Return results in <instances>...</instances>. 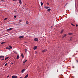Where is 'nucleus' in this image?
<instances>
[{
  "mask_svg": "<svg viewBox=\"0 0 78 78\" xmlns=\"http://www.w3.org/2000/svg\"><path fill=\"white\" fill-rule=\"evenodd\" d=\"M12 29H13L12 28H10L9 29H7V31H11V30H12Z\"/></svg>",
  "mask_w": 78,
  "mask_h": 78,
  "instance_id": "nucleus-1",
  "label": "nucleus"
},
{
  "mask_svg": "<svg viewBox=\"0 0 78 78\" xmlns=\"http://www.w3.org/2000/svg\"><path fill=\"white\" fill-rule=\"evenodd\" d=\"M34 40L35 41L38 42L39 41V40H38V39L37 38H35L34 39Z\"/></svg>",
  "mask_w": 78,
  "mask_h": 78,
  "instance_id": "nucleus-2",
  "label": "nucleus"
},
{
  "mask_svg": "<svg viewBox=\"0 0 78 78\" xmlns=\"http://www.w3.org/2000/svg\"><path fill=\"white\" fill-rule=\"evenodd\" d=\"M12 78H17V76H12Z\"/></svg>",
  "mask_w": 78,
  "mask_h": 78,
  "instance_id": "nucleus-3",
  "label": "nucleus"
},
{
  "mask_svg": "<svg viewBox=\"0 0 78 78\" xmlns=\"http://www.w3.org/2000/svg\"><path fill=\"white\" fill-rule=\"evenodd\" d=\"M19 3L20 4V5H22V1H21V0H19Z\"/></svg>",
  "mask_w": 78,
  "mask_h": 78,
  "instance_id": "nucleus-4",
  "label": "nucleus"
},
{
  "mask_svg": "<svg viewBox=\"0 0 78 78\" xmlns=\"http://www.w3.org/2000/svg\"><path fill=\"white\" fill-rule=\"evenodd\" d=\"M24 37L23 36H21L19 37V39H22V38H23Z\"/></svg>",
  "mask_w": 78,
  "mask_h": 78,
  "instance_id": "nucleus-5",
  "label": "nucleus"
},
{
  "mask_svg": "<svg viewBox=\"0 0 78 78\" xmlns=\"http://www.w3.org/2000/svg\"><path fill=\"white\" fill-rule=\"evenodd\" d=\"M21 56L22 57V58H23V57H24L23 54L22 53L21 54Z\"/></svg>",
  "mask_w": 78,
  "mask_h": 78,
  "instance_id": "nucleus-6",
  "label": "nucleus"
},
{
  "mask_svg": "<svg viewBox=\"0 0 78 78\" xmlns=\"http://www.w3.org/2000/svg\"><path fill=\"white\" fill-rule=\"evenodd\" d=\"M25 69H22L21 71V72L22 73H23V72H24V71H25Z\"/></svg>",
  "mask_w": 78,
  "mask_h": 78,
  "instance_id": "nucleus-7",
  "label": "nucleus"
},
{
  "mask_svg": "<svg viewBox=\"0 0 78 78\" xmlns=\"http://www.w3.org/2000/svg\"><path fill=\"white\" fill-rule=\"evenodd\" d=\"M47 51V50L44 49V50H42V52H43V53H44V52H45V51Z\"/></svg>",
  "mask_w": 78,
  "mask_h": 78,
  "instance_id": "nucleus-8",
  "label": "nucleus"
},
{
  "mask_svg": "<svg viewBox=\"0 0 78 78\" xmlns=\"http://www.w3.org/2000/svg\"><path fill=\"white\" fill-rule=\"evenodd\" d=\"M9 49H12V46L11 45L9 46Z\"/></svg>",
  "mask_w": 78,
  "mask_h": 78,
  "instance_id": "nucleus-9",
  "label": "nucleus"
},
{
  "mask_svg": "<svg viewBox=\"0 0 78 78\" xmlns=\"http://www.w3.org/2000/svg\"><path fill=\"white\" fill-rule=\"evenodd\" d=\"M28 76V74H27L26 76L24 78H27Z\"/></svg>",
  "mask_w": 78,
  "mask_h": 78,
  "instance_id": "nucleus-10",
  "label": "nucleus"
},
{
  "mask_svg": "<svg viewBox=\"0 0 78 78\" xmlns=\"http://www.w3.org/2000/svg\"><path fill=\"white\" fill-rule=\"evenodd\" d=\"M45 8H46V9H48V8H50V7H47L46 6H44Z\"/></svg>",
  "mask_w": 78,
  "mask_h": 78,
  "instance_id": "nucleus-11",
  "label": "nucleus"
},
{
  "mask_svg": "<svg viewBox=\"0 0 78 78\" xmlns=\"http://www.w3.org/2000/svg\"><path fill=\"white\" fill-rule=\"evenodd\" d=\"M6 43V42H2V43H1V44H5Z\"/></svg>",
  "mask_w": 78,
  "mask_h": 78,
  "instance_id": "nucleus-12",
  "label": "nucleus"
},
{
  "mask_svg": "<svg viewBox=\"0 0 78 78\" xmlns=\"http://www.w3.org/2000/svg\"><path fill=\"white\" fill-rule=\"evenodd\" d=\"M13 51L14 53L17 54V52L16 51Z\"/></svg>",
  "mask_w": 78,
  "mask_h": 78,
  "instance_id": "nucleus-13",
  "label": "nucleus"
},
{
  "mask_svg": "<svg viewBox=\"0 0 78 78\" xmlns=\"http://www.w3.org/2000/svg\"><path fill=\"white\" fill-rule=\"evenodd\" d=\"M5 58V56L3 55H1L0 56V58Z\"/></svg>",
  "mask_w": 78,
  "mask_h": 78,
  "instance_id": "nucleus-14",
  "label": "nucleus"
},
{
  "mask_svg": "<svg viewBox=\"0 0 78 78\" xmlns=\"http://www.w3.org/2000/svg\"><path fill=\"white\" fill-rule=\"evenodd\" d=\"M51 10V9H49L47 10V11H48V12H50V11Z\"/></svg>",
  "mask_w": 78,
  "mask_h": 78,
  "instance_id": "nucleus-15",
  "label": "nucleus"
},
{
  "mask_svg": "<svg viewBox=\"0 0 78 78\" xmlns=\"http://www.w3.org/2000/svg\"><path fill=\"white\" fill-rule=\"evenodd\" d=\"M19 55H18L17 56L16 59H19Z\"/></svg>",
  "mask_w": 78,
  "mask_h": 78,
  "instance_id": "nucleus-16",
  "label": "nucleus"
},
{
  "mask_svg": "<svg viewBox=\"0 0 78 78\" xmlns=\"http://www.w3.org/2000/svg\"><path fill=\"white\" fill-rule=\"evenodd\" d=\"M37 48V46H35L34 47V49H36Z\"/></svg>",
  "mask_w": 78,
  "mask_h": 78,
  "instance_id": "nucleus-17",
  "label": "nucleus"
},
{
  "mask_svg": "<svg viewBox=\"0 0 78 78\" xmlns=\"http://www.w3.org/2000/svg\"><path fill=\"white\" fill-rule=\"evenodd\" d=\"M8 58H9V57H7L5 58V60H6V59H8Z\"/></svg>",
  "mask_w": 78,
  "mask_h": 78,
  "instance_id": "nucleus-18",
  "label": "nucleus"
},
{
  "mask_svg": "<svg viewBox=\"0 0 78 78\" xmlns=\"http://www.w3.org/2000/svg\"><path fill=\"white\" fill-rule=\"evenodd\" d=\"M6 49H9V47H7L6 48Z\"/></svg>",
  "mask_w": 78,
  "mask_h": 78,
  "instance_id": "nucleus-19",
  "label": "nucleus"
},
{
  "mask_svg": "<svg viewBox=\"0 0 78 78\" xmlns=\"http://www.w3.org/2000/svg\"><path fill=\"white\" fill-rule=\"evenodd\" d=\"M27 60H25V61H24L23 63H25V62H27Z\"/></svg>",
  "mask_w": 78,
  "mask_h": 78,
  "instance_id": "nucleus-20",
  "label": "nucleus"
},
{
  "mask_svg": "<svg viewBox=\"0 0 78 78\" xmlns=\"http://www.w3.org/2000/svg\"><path fill=\"white\" fill-rule=\"evenodd\" d=\"M41 6H42L43 5V3L42 2H41Z\"/></svg>",
  "mask_w": 78,
  "mask_h": 78,
  "instance_id": "nucleus-21",
  "label": "nucleus"
},
{
  "mask_svg": "<svg viewBox=\"0 0 78 78\" xmlns=\"http://www.w3.org/2000/svg\"><path fill=\"white\" fill-rule=\"evenodd\" d=\"M66 36H67V35L66 34H65L63 36L64 37H66Z\"/></svg>",
  "mask_w": 78,
  "mask_h": 78,
  "instance_id": "nucleus-22",
  "label": "nucleus"
},
{
  "mask_svg": "<svg viewBox=\"0 0 78 78\" xmlns=\"http://www.w3.org/2000/svg\"><path fill=\"white\" fill-rule=\"evenodd\" d=\"M71 25H73V27H74L75 26V25H74L73 24L71 23Z\"/></svg>",
  "mask_w": 78,
  "mask_h": 78,
  "instance_id": "nucleus-23",
  "label": "nucleus"
},
{
  "mask_svg": "<svg viewBox=\"0 0 78 78\" xmlns=\"http://www.w3.org/2000/svg\"><path fill=\"white\" fill-rule=\"evenodd\" d=\"M64 31V30H62V31H61V33H63V32Z\"/></svg>",
  "mask_w": 78,
  "mask_h": 78,
  "instance_id": "nucleus-24",
  "label": "nucleus"
},
{
  "mask_svg": "<svg viewBox=\"0 0 78 78\" xmlns=\"http://www.w3.org/2000/svg\"><path fill=\"white\" fill-rule=\"evenodd\" d=\"M69 35H71L72 34L71 33H69Z\"/></svg>",
  "mask_w": 78,
  "mask_h": 78,
  "instance_id": "nucleus-25",
  "label": "nucleus"
},
{
  "mask_svg": "<svg viewBox=\"0 0 78 78\" xmlns=\"http://www.w3.org/2000/svg\"><path fill=\"white\" fill-rule=\"evenodd\" d=\"M26 23H27V24H28V21H27L26 22Z\"/></svg>",
  "mask_w": 78,
  "mask_h": 78,
  "instance_id": "nucleus-26",
  "label": "nucleus"
},
{
  "mask_svg": "<svg viewBox=\"0 0 78 78\" xmlns=\"http://www.w3.org/2000/svg\"><path fill=\"white\" fill-rule=\"evenodd\" d=\"M14 17L15 18H16V16H14Z\"/></svg>",
  "mask_w": 78,
  "mask_h": 78,
  "instance_id": "nucleus-27",
  "label": "nucleus"
},
{
  "mask_svg": "<svg viewBox=\"0 0 78 78\" xmlns=\"http://www.w3.org/2000/svg\"><path fill=\"white\" fill-rule=\"evenodd\" d=\"M7 19V18H5L4 19V20H6Z\"/></svg>",
  "mask_w": 78,
  "mask_h": 78,
  "instance_id": "nucleus-28",
  "label": "nucleus"
},
{
  "mask_svg": "<svg viewBox=\"0 0 78 78\" xmlns=\"http://www.w3.org/2000/svg\"><path fill=\"white\" fill-rule=\"evenodd\" d=\"M27 49H25V53H27Z\"/></svg>",
  "mask_w": 78,
  "mask_h": 78,
  "instance_id": "nucleus-29",
  "label": "nucleus"
},
{
  "mask_svg": "<svg viewBox=\"0 0 78 78\" xmlns=\"http://www.w3.org/2000/svg\"><path fill=\"white\" fill-rule=\"evenodd\" d=\"M7 66V63H6V64H5V66Z\"/></svg>",
  "mask_w": 78,
  "mask_h": 78,
  "instance_id": "nucleus-30",
  "label": "nucleus"
},
{
  "mask_svg": "<svg viewBox=\"0 0 78 78\" xmlns=\"http://www.w3.org/2000/svg\"><path fill=\"white\" fill-rule=\"evenodd\" d=\"M47 5H49V3L48 2L47 3Z\"/></svg>",
  "mask_w": 78,
  "mask_h": 78,
  "instance_id": "nucleus-31",
  "label": "nucleus"
},
{
  "mask_svg": "<svg viewBox=\"0 0 78 78\" xmlns=\"http://www.w3.org/2000/svg\"><path fill=\"white\" fill-rule=\"evenodd\" d=\"M76 62H77L78 63V60H76Z\"/></svg>",
  "mask_w": 78,
  "mask_h": 78,
  "instance_id": "nucleus-32",
  "label": "nucleus"
},
{
  "mask_svg": "<svg viewBox=\"0 0 78 78\" xmlns=\"http://www.w3.org/2000/svg\"><path fill=\"white\" fill-rule=\"evenodd\" d=\"M9 76H7V78H9Z\"/></svg>",
  "mask_w": 78,
  "mask_h": 78,
  "instance_id": "nucleus-33",
  "label": "nucleus"
},
{
  "mask_svg": "<svg viewBox=\"0 0 78 78\" xmlns=\"http://www.w3.org/2000/svg\"><path fill=\"white\" fill-rule=\"evenodd\" d=\"M4 59H5L2 58V61H3V60H4Z\"/></svg>",
  "mask_w": 78,
  "mask_h": 78,
  "instance_id": "nucleus-34",
  "label": "nucleus"
},
{
  "mask_svg": "<svg viewBox=\"0 0 78 78\" xmlns=\"http://www.w3.org/2000/svg\"><path fill=\"white\" fill-rule=\"evenodd\" d=\"M69 41H72V39H70L69 40Z\"/></svg>",
  "mask_w": 78,
  "mask_h": 78,
  "instance_id": "nucleus-35",
  "label": "nucleus"
},
{
  "mask_svg": "<svg viewBox=\"0 0 78 78\" xmlns=\"http://www.w3.org/2000/svg\"><path fill=\"white\" fill-rule=\"evenodd\" d=\"M14 12H16V11H14Z\"/></svg>",
  "mask_w": 78,
  "mask_h": 78,
  "instance_id": "nucleus-36",
  "label": "nucleus"
},
{
  "mask_svg": "<svg viewBox=\"0 0 78 78\" xmlns=\"http://www.w3.org/2000/svg\"><path fill=\"white\" fill-rule=\"evenodd\" d=\"M35 53L36 54V53H37V52L36 51H35Z\"/></svg>",
  "mask_w": 78,
  "mask_h": 78,
  "instance_id": "nucleus-37",
  "label": "nucleus"
},
{
  "mask_svg": "<svg viewBox=\"0 0 78 78\" xmlns=\"http://www.w3.org/2000/svg\"><path fill=\"white\" fill-rule=\"evenodd\" d=\"M76 27H78V25L76 24Z\"/></svg>",
  "mask_w": 78,
  "mask_h": 78,
  "instance_id": "nucleus-38",
  "label": "nucleus"
},
{
  "mask_svg": "<svg viewBox=\"0 0 78 78\" xmlns=\"http://www.w3.org/2000/svg\"><path fill=\"white\" fill-rule=\"evenodd\" d=\"M51 28H53V27L51 26Z\"/></svg>",
  "mask_w": 78,
  "mask_h": 78,
  "instance_id": "nucleus-39",
  "label": "nucleus"
},
{
  "mask_svg": "<svg viewBox=\"0 0 78 78\" xmlns=\"http://www.w3.org/2000/svg\"><path fill=\"white\" fill-rule=\"evenodd\" d=\"M64 36H63L62 37V38H64Z\"/></svg>",
  "mask_w": 78,
  "mask_h": 78,
  "instance_id": "nucleus-40",
  "label": "nucleus"
},
{
  "mask_svg": "<svg viewBox=\"0 0 78 78\" xmlns=\"http://www.w3.org/2000/svg\"><path fill=\"white\" fill-rule=\"evenodd\" d=\"M1 0V1H3V0Z\"/></svg>",
  "mask_w": 78,
  "mask_h": 78,
  "instance_id": "nucleus-41",
  "label": "nucleus"
},
{
  "mask_svg": "<svg viewBox=\"0 0 78 78\" xmlns=\"http://www.w3.org/2000/svg\"><path fill=\"white\" fill-rule=\"evenodd\" d=\"M13 1H15L16 0H13Z\"/></svg>",
  "mask_w": 78,
  "mask_h": 78,
  "instance_id": "nucleus-42",
  "label": "nucleus"
},
{
  "mask_svg": "<svg viewBox=\"0 0 78 78\" xmlns=\"http://www.w3.org/2000/svg\"><path fill=\"white\" fill-rule=\"evenodd\" d=\"M72 37H70V39H72Z\"/></svg>",
  "mask_w": 78,
  "mask_h": 78,
  "instance_id": "nucleus-43",
  "label": "nucleus"
},
{
  "mask_svg": "<svg viewBox=\"0 0 78 78\" xmlns=\"http://www.w3.org/2000/svg\"><path fill=\"white\" fill-rule=\"evenodd\" d=\"M62 76V75H61V76Z\"/></svg>",
  "mask_w": 78,
  "mask_h": 78,
  "instance_id": "nucleus-44",
  "label": "nucleus"
},
{
  "mask_svg": "<svg viewBox=\"0 0 78 78\" xmlns=\"http://www.w3.org/2000/svg\"><path fill=\"white\" fill-rule=\"evenodd\" d=\"M12 64H13V63H12Z\"/></svg>",
  "mask_w": 78,
  "mask_h": 78,
  "instance_id": "nucleus-45",
  "label": "nucleus"
}]
</instances>
